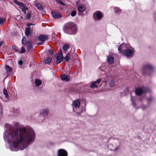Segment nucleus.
<instances>
[{
  "instance_id": "obj_1",
  "label": "nucleus",
  "mask_w": 156,
  "mask_h": 156,
  "mask_svg": "<svg viewBox=\"0 0 156 156\" xmlns=\"http://www.w3.org/2000/svg\"><path fill=\"white\" fill-rule=\"evenodd\" d=\"M5 126L7 130L4 133V139L11 143L10 148L12 151L23 150L34 140L35 133L31 128L20 127L16 131L11 129V126L9 123L5 124Z\"/></svg>"
},
{
  "instance_id": "obj_2",
  "label": "nucleus",
  "mask_w": 156,
  "mask_h": 156,
  "mask_svg": "<svg viewBox=\"0 0 156 156\" xmlns=\"http://www.w3.org/2000/svg\"><path fill=\"white\" fill-rule=\"evenodd\" d=\"M63 30L64 32L69 34H75L77 32V27L73 23H68L64 26Z\"/></svg>"
},
{
  "instance_id": "obj_3",
  "label": "nucleus",
  "mask_w": 156,
  "mask_h": 156,
  "mask_svg": "<svg viewBox=\"0 0 156 156\" xmlns=\"http://www.w3.org/2000/svg\"><path fill=\"white\" fill-rule=\"evenodd\" d=\"M155 69L154 67L151 64L148 63L145 65L142 70L143 75L145 76H151V72H153Z\"/></svg>"
},
{
  "instance_id": "obj_4",
  "label": "nucleus",
  "mask_w": 156,
  "mask_h": 156,
  "mask_svg": "<svg viewBox=\"0 0 156 156\" xmlns=\"http://www.w3.org/2000/svg\"><path fill=\"white\" fill-rule=\"evenodd\" d=\"M119 143V142L118 140H114L113 144H110L108 145V149L111 151H115L117 150L118 148V146Z\"/></svg>"
},
{
  "instance_id": "obj_5",
  "label": "nucleus",
  "mask_w": 156,
  "mask_h": 156,
  "mask_svg": "<svg viewBox=\"0 0 156 156\" xmlns=\"http://www.w3.org/2000/svg\"><path fill=\"white\" fill-rule=\"evenodd\" d=\"M80 105V102L78 100H76L73 101L72 106L73 111L74 112H76V114L78 115H80L81 113L82 112L83 110H82L80 112H77L75 110V108L79 107Z\"/></svg>"
},
{
  "instance_id": "obj_6",
  "label": "nucleus",
  "mask_w": 156,
  "mask_h": 156,
  "mask_svg": "<svg viewBox=\"0 0 156 156\" xmlns=\"http://www.w3.org/2000/svg\"><path fill=\"white\" fill-rule=\"evenodd\" d=\"M134 52V49H127L124 50L122 52V55L127 57H132Z\"/></svg>"
},
{
  "instance_id": "obj_7",
  "label": "nucleus",
  "mask_w": 156,
  "mask_h": 156,
  "mask_svg": "<svg viewBox=\"0 0 156 156\" xmlns=\"http://www.w3.org/2000/svg\"><path fill=\"white\" fill-rule=\"evenodd\" d=\"M48 39V36L46 35H41L37 37V39L38 41H41L40 42L38 43V45H41L43 44L45 41Z\"/></svg>"
},
{
  "instance_id": "obj_8",
  "label": "nucleus",
  "mask_w": 156,
  "mask_h": 156,
  "mask_svg": "<svg viewBox=\"0 0 156 156\" xmlns=\"http://www.w3.org/2000/svg\"><path fill=\"white\" fill-rule=\"evenodd\" d=\"M63 57L62 52V49L60 48L59 53L56 57V63L57 64L60 63L63 61Z\"/></svg>"
},
{
  "instance_id": "obj_9",
  "label": "nucleus",
  "mask_w": 156,
  "mask_h": 156,
  "mask_svg": "<svg viewBox=\"0 0 156 156\" xmlns=\"http://www.w3.org/2000/svg\"><path fill=\"white\" fill-rule=\"evenodd\" d=\"M129 44H121L119 47L118 48V51L120 52V53L122 54V52L128 48L129 47Z\"/></svg>"
},
{
  "instance_id": "obj_10",
  "label": "nucleus",
  "mask_w": 156,
  "mask_h": 156,
  "mask_svg": "<svg viewBox=\"0 0 156 156\" xmlns=\"http://www.w3.org/2000/svg\"><path fill=\"white\" fill-rule=\"evenodd\" d=\"M145 90L144 88H138L135 90V94L137 95H140L142 94L145 92Z\"/></svg>"
},
{
  "instance_id": "obj_11",
  "label": "nucleus",
  "mask_w": 156,
  "mask_h": 156,
  "mask_svg": "<svg viewBox=\"0 0 156 156\" xmlns=\"http://www.w3.org/2000/svg\"><path fill=\"white\" fill-rule=\"evenodd\" d=\"M58 156H67V153L64 149H59L58 151Z\"/></svg>"
},
{
  "instance_id": "obj_12",
  "label": "nucleus",
  "mask_w": 156,
  "mask_h": 156,
  "mask_svg": "<svg viewBox=\"0 0 156 156\" xmlns=\"http://www.w3.org/2000/svg\"><path fill=\"white\" fill-rule=\"evenodd\" d=\"M94 15L95 16L97 20H100L102 17L103 15L101 12L99 11H97L94 13Z\"/></svg>"
},
{
  "instance_id": "obj_13",
  "label": "nucleus",
  "mask_w": 156,
  "mask_h": 156,
  "mask_svg": "<svg viewBox=\"0 0 156 156\" xmlns=\"http://www.w3.org/2000/svg\"><path fill=\"white\" fill-rule=\"evenodd\" d=\"M101 80V79H98L96 81L93 82L90 85V88H93L94 87H98V86L96 85V83H99L100 82Z\"/></svg>"
},
{
  "instance_id": "obj_14",
  "label": "nucleus",
  "mask_w": 156,
  "mask_h": 156,
  "mask_svg": "<svg viewBox=\"0 0 156 156\" xmlns=\"http://www.w3.org/2000/svg\"><path fill=\"white\" fill-rule=\"evenodd\" d=\"M51 13L53 17L55 19L59 18L61 17V15L58 12L53 11H52Z\"/></svg>"
},
{
  "instance_id": "obj_15",
  "label": "nucleus",
  "mask_w": 156,
  "mask_h": 156,
  "mask_svg": "<svg viewBox=\"0 0 156 156\" xmlns=\"http://www.w3.org/2000/svg\"><path fill=\"white\" fill-rule=\"evenodd\" d=\"M86 9L85 6L84 4H81L78 7V10L80 12H84Z\"/></svg>"
},
{
  "instance_id": "obj_16",
  "label": "nucleus",
  "mask_w": 156,
  "mask_h": 156,
  "mask_svg": "<svg viewBox=\"0 0 156 156\" xmlns=\"http://www.w3.org/2000/svg\"><path fill=\"white\" fill-rule=\"evenodd\" d=\"M61 78L63 80L68 81L70 80V77L69 76L66 75H63L61 76Z\"/></svg>"
},
{
  "instance_id": "obj_17",
  "label": "nucleus",
  "mask_w": 156,
  "mask_h": 156,
  "mask_svg": "<svg viewBox=\"0 0 156 156\" xmlns=\"http://www.w3.org/2000/svg\"><path fill=\"white\" fill-rule=\"evenodd\" d=\"M107 61L109 64L113 63L114 61V57L111 55H109L107 58Z\"/></svg>"
},
{
  "instance_id": "obj_18",
  "label": "nucleus",
  "mask_w": 156,
  "mask_h": 156,
  "mask_svg": "<svg viewBox=\"0 0 156 156\" xmlns=\"http://www.w3.org/2000/svg\"><path fill=\"white\" fill-rule=\"evenodd\" d=\"M69 48V44H66L65 45H64L62 47V49L63 51L65 53H66L67 52Z\"/></svg>"
},
{
  "instance_id": "obj_19",
  "label": "nucleus",
  "mask_w": 156,
  "mask_h": 156,
  "mask_svg": "<svg viewBox=\"0 0 156 156\" xmlns=\"http://www.w3.org/2000/svg\"><path fill=\"white\" fill-rule=\"evenodd\" d=\"M13 2L16 4L19 5L20 6L22 7H24L25 4L23 2H18L17 0H13Z\"/></svg>"
},
{
  "instance_id": "obj_20",
  "label": "nucleus",
  "mask_w": 156,
  "mask_h": 156,
  "mask_svg": "<svg viewBox=\"0 0 156 156\" xmlns=\"http://www.w3.org/2000/svg\"><path fill=\"white\" fill-rule=\"evenodd\" d=\"M26 45H27V49L28 50H31L32 48V42L31 41H28L26 44Z\"/></svg>"
},
{
  "instance_id": "obj_21",
  "label": "nucleus",
  "mask_w": 156,
  "mask_h": 156,
  "mask_svg": "<svg viewBox=\"0 0 156 156\" xmlns=\"http://www.w3.org/2000/svg\"><path fill=\"white\" fill-rule=\"evenodd\" d=\"M114 11L115 13H120L121 12V9L119 7H114L113 8Z\"/></svg>"
},
{
  "instance_id": "obj_22",
  "label": "nucleus",
  "mask_w": 156,
  "mask_h": 156,
  "mask_svg": "<svg viewBox=\"0 0 156 156\" xmlns=\"http://www.w3.org/2000/svg\"><path fill=\"white\" fill-rule=\"evenodd\" d=\"M35 84L36 86H40L42 83V81L39 79H36L35 81Z\"/></svg>"
},
{
  "instance_id": "obj_23",
  "label": "nucleus",
  "mask_w": 156,
  "mask_h": 156,
  "mask_svg": "<svg viewBox=\"0 0 156 156\" xmlns=\"http://www.w3.org/2000/svg\"><path fill=\"white\" fill-rule=\"evenodd\" d=\"M51 58H48L45 59L44 61V63L46 64H49L51 61Z\"/></svg>"
},
{
  "instance_id": "obj_24",
  "label": "nucleus",
  "mask_w": 156,
  "mask_h": 156,
  "mask_svg": "<svg viewBox=\"0 0 156 156\" xmlns=\"http://www.w3.org/2000/svg\"><path fill=\"white\" fill-rule=\"evenodd\" d=\"M25 33L27 37L29 36L30 35V30L28 27H26L25 29Z\"/></svg>"
},
{
  "instance_id": "obj_25",
  "label": "nucleus",
  "mask_w": 156,
  "mask_h": 156,
  "mask_svg": "<svg viewBox=\"0 0 156 156\" xmlns=\"http://www.w3.org/2000/svg\"><path fill=\"white\" fill-rule=\"evenodd\" d=\"M70 52L68 53L66 55V56L64 57V59L66 62H68L69 60V55Z\"/></svg>"
},
{
  "instance_id": "obj_26",
  "label": "nucleus",
  "mask_w": 156,
  "mask_h": 156,
  "mask_svg": "<svg viewBox=\"0 0 156 156\" xmlns=\"http://www.w3.org/2000/svg\"><path fill=\"white\" fill-rule=\"evenodd\" d=\"M3 94L5 95V97L6 98H9V96L8 94L7 91L6 90L5 88H4L3 90Z\"/></svg>"
},
{
  "instance_id": "obj_27",
  "label": "nucleus",
  "mask_w": 156,
  "mask_h": 156,
  "mask_svg": "<svg viewBox=\"0 0 156 156\" xmlns=\"http://www.w3.org/2000/svg\"><path fill=\"white\" fill-rule=\"evenodd\" d=\"M6 19L4 18L0 17V25H2L5 21Z\"/></svg>"
},
{
  "instance_id": "obj_28",
  "label": "nucleus",
  "mask_w": 156,
  "mask_h": 156,
  "mask_svg": "<svg viewBox=\"0 0 156 156\" xmlns=\"http://www.w3.org/2000/svg\"><path fill=\"white\" fill-rule=\"evenodd\" d=\"M5 68L7 71L9 72H12V68L7 65L5 66Z\"/></svg>"
},
{
  "instance_id": "obj_29",
  "label": "nucleus",
  "mask_w": 156,
  "mask_h": 156,
  "mask_svg": "<svg viewBox=\"0 0 156 156\" xmlns=\"http://www.w3.org/2000/svg\"><path fill=\"white\" fill-rule=\"evenodd\" d=\"M36 6L37 7V9L39 10H42L43 9L42 5L39 3H37L36 4Z\"/></svg>"
},
{
  "instance_id": "obj_30",
  "label": "nucleus",
  "mask_w": 156,
  "mask_h": 156,
  "mask_svg": "<svg viewBox=\"0 0 156 156\" xmlns=\"http://www.w3.org/2000/svg\"><path fill=\"white\" fill-rule=\"evenodd\" d=\"M42 114L44 117L47 116L48 115V112L47 110L46 109L43 110L42 111Z\"/></svg>"
},
{
  "instance_id": "obj_31",
  "label": "nucleus",
  "mask_w": 156,
  "mask_h": 156,
  "mask_svg": "<svg viewBox=\"0 0 156 156\" xmlns=\"http://www.w3.org/2000/svg\"><path fill=\"white\" fill-rule=\"evenodd\" d=\"M115 82L114 80H111L110 81L109 85H110V87H113L115 85Z\"/></svg>"
},
{
  "instance_id": "obj_32",
  "label": "nucleus",
  "mask_w": 156,
  "mask_h": 156,
  "mask_svg": "<svg viewBox=\"0 0 156 156\" xmlns=\"http://www.w3.org/2000/svg\"><path fill=\"white\" fill-rule=\"evenodd\" d=\"M27 9L28 8L27 7V6L26 5H25L24 7H22V10L25 14L26 13V12L27 10Z\"/></svg>"
},
{
  "instance_id": "obj_33",
  "label": "nucleus",
  "mask_w": 156,
  "mask_h": 156,
  "mask_svg": "<svg viewBox=\"0 0 156 156\" xmlns=\"http://www.w3.org/2000/svg\"><path fill=\"white\" fill-rule=\"evenodd\" d=\"M27 39L25 37H23L22 40V44H27L26 42Z\"/></svg>"
},
{
  "instance_id": "obj_34",
  "label": "nucleus",
  "mask_w": 156,
  "mask_h": 156,
  "mask_svg": "<svg viewBox=\"0 0 156 156\" xmlns=\"http://www.w3.org/2000/svg\"><path fill=\"white\" fill-rule=\"evenodd\" d=\"M76 14V11L75 10H73L70 13L71 15L73 17L75 16Z\"/></svg>"
},
{
  "instance_id": "obj_35",
  "label": "nucleus",
  "mask_w": 156,
  "mask_h": 156,
  "mask_svg": "<svg viewBox=\"0 0 156 156\" xmlns=\"http://www.w3.org/2000/svg\"><path fill=\"white\" fill-rule=\"evenodd\" d=\"M57 3H58L62 5H65V4L62 2L60 0H55Z\"/></svg>"
},
{
  "instance_id": "obj_36",
  "label": "nucleus",
  "mask_w": 156,
  "mask_h": 156,
  "mask_svg": "<svg viewBox=\"0 0 156 156\" xmlns=\"http://www.w3.org/2000/svg\"><path fill=\"white\" fill-rule=\"evenodd\" d=\"M31 17V15L30 12H27L26 14V18H27L28 19H30Z\"/></svg>"
},
{
  "instance_id": "obj_37",
  "label": "nucleus",
  "mask_w": 156,
  "mask_h": 156,
  "mask_svg": "<svg viewBox=\"0 0 156 156\" xmlns=\"http://www.w3.org/2000/svg\"><path fill=\"white\" fill-rule=\"evenodd\" d=\"M49 53L51 55H53L54 54V51L51 49H50L49 50Z\"/></svg>"
},
{
  "instance_id": "obj_38",
  "label": "nucleus",
  "mask_w": 156,
  "mask_h": 156,
  "mask_svg": "<svg viewBox=\"0 0 156 156\" xmlns=\"http://www.w3.org/2000/svg\"><path fill=\"white\" fill-rule=\"evenodd\" d=\"M21 53H24L25 52V48L23 47H22L21 48Z\"/></svg>"
},
{
  "instance_id": "obj_39",
  "label": "nucleus",
  "mask_w": 156,
  "mask_h": 156,
  "mask_svg": "<svg viewBox=\"0 0 156 156\" xmlns=\"http://www.w3.org/2000/svg\"><path fill=\"white\" fill-rule=\"evenodd\" d=\"M18 64L20 65H22L23 64V62L22 60H19L18 61Z\"/></svg>"
},
{
  "instance_id": "obj_40",
  "label": "nucleus",
  "mask_w": 156,
  "mask_h": 156,
  "mask_svg": "<svg viewBox=\"0 0 156 156\" xmlns=\"http://www.w3.org/2000/svg\"><path fill=\"white\" fill-rule=\"evenodd\" d=\"M148 101L149 102H151V101H152L153 100V99L152 98H148Z\"/></svg>"
},
{
  "instance_id": "obj_41",
  "label": "nucleus",
  "mask_w": 156,
  "mask_h": 156,
  "mask_svg": "<svg viewBox=\"0 0 156 156\" xmlns=\"http://www.w3.org/2000/svg\"><path fill=\"white\" fill-rule=\"evenodd\" d=\"M34 25V24H32L31 23H28L27 24V25L29 27H30V26Z\"/></svg>"
},
{
  "instance_id": "obj_42",
  "label": "nucleus",
  "mask_w": 156,
  "mask_h": 156,
  "mask_svg": "<svg viewBox=\"0 0 156 156\" xmlns=\"http://www.w3.org/2000/svg\"><path fill=\"white\" fill-rule=\"evenodd\" d=\"M131 101L133 102V101L132 99V98H131Z\"/></svg>"
},
{
  "instance_id": "obj_43",
  "label": "nucleus",
  "mask_w": 156,
  "mask_h": 156,
  "mask_svg": "<svg viewBox=\"0 0 156 156\" xmlns=\"http://www.w3.org/2000/svg\"><path fill=\"white\" fill-rule=\"evenodd\" d=\"M105 83H106L107 82V81L106 80L105 81Z\"/></svg>"
}]
</instances>
